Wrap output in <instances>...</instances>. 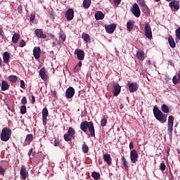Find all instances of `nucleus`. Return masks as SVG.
Masks as SVG:
<instances>
[{"label":"nucleus","instance_id":"obj_7","mask_svg":"<svg viewBox=\"0 0 180 180\" xmlns=\"http://www.w3.org/2000/svg\"><path fill=\"white\" fill-rule=\"evenodd\" d=\"M131 11L132 12L135 17L139 18L141 16V10L139 5L136 3L134 4L131 9Z\"/></svg>","mask_w":180,"mask_h":180},{"label":"nucleus","instance_id":"obj_47","mask_svg":"<svg viewBox=\"0 0 180 180\" xmlns=\"http://www.w3.org/2000/svg\"><path fill=\"white\" fill-rule=\"evenodd\" d=\"M121 2L122 0H113L114 5H115L116 6H118V5L121 4Z\"/></svg>","mask_w":180,"mask_h":180},{"label":"nucleus","instance_id":"obj_32","mask_svg":"<svg viewBox=\"0 0 180 180\" xmlns=\"http://www.w3.org/2000/svg\"><path fill=\"white\" fill-rule=\"evenodd\" d=\"M91 5V0H84L82 6L84 8H89Z\"/></svg>","mask_w":180,"mask_h":180},{"label":"nucleus","instance_id":"obj_22","mask_svg":"<svg viewBox=\"0 0 180 180\" xmlns=\"http://www.w3.org/2000/svg\"><path fill=\"white\" fill-rule=\"evenodd\" d=\"M168 42H169L170 48H172V49H175L176 48V44L175 40H174V39L173 38L172 36H171V35L169 36Z\"/></svg>","mask_w":180,"mask_h":180},{"label":"nucleus","instance_id":"obj_17","mask_svg":"<svg viewBox=\"0 0 180 180\" xmlns=\"http://www.w3.org/2000/svg\"><path fill=\"white\" fill-rule=\"evenodd\" d=\"M35 34L38 38L45 39L47 37L46 34H44L42 30L41 29H36L35 30Z\"/></svg>","mask_w":180,"mask_h":180},{"label":"nucleus","instance_id":"obj_14","mask_svg":"<svg viewBox=\"0 0 180 180\" xmlns=\"http://www.w3.org/2000/svg\"><path fill=\"white\" fill-rule=\"evenodd\" d=\"M116 27V24H110L109 25H105V28L108 34H112L115 32Z\"/></svg>","mask_w":180,"mask_h":180},{"label":"nucleus","instance_id":"obj_62","mask_svg":"<svg viewBox=\"0 0 180 180\" xmlns=\"http://www.w3.org/2000/svg\"><path fill=\"white\" fill-rule=\"evenodd\" d=\"M53 95H55V96H56V92L55 91H53Z\"/></svg>","mask_w":180,"mask_h":180},{"label":"nucleus","instance_id":"obj_61","mask_svg":"<svg viewBox=\"0 0 180 180\" xmlns=\"http://www.w3.org/2000/svg\"><path fill=\"white\" fill-rule=\"evenodd\" d=\"M167 2H171L173 1V0H166Z\"/></svg>","mask_w":180,"mask_h":180},{"label":"nucleus","instance_id":"obj_19","mask_svg":"<svg viewBox=\"0 0 180 180\" xmlns=\"http://www.w3.org/2000/svg\"><path fill=\"white\" fill-rule=\"evenodd\" d=\"M122 91V86H120L118 84L113 86V95L114 96H118L119 94Z\"/></svg>","mask_w":180,"mask_h":180},{"label":"nucleus","instance_id":"obj_60","mask_svg":"<svg viewBox=\"0 0 180 180\" xmlns=\"http://www.w3.org/2000/svg\"><path fill=\"white\" fill-rule=\"evenodd\" d=\"M0 36L3 37L2 30H0Z\"/></svg>","mask_w":180,"mask_h":180},{"label":"nucleus","instance_id":"obj_59","mask_svg":"<svg viewBox=\"0 0 180 180\" xmlns=\"http://www.w3.org/2000/svg\"><path fill=\"white\" fill-rule=\"evenodd\" d=\"M124 107V106L122 104H121V105H120V109H123Z\"/></svg>","mask_w":180,"mask_h":180},{"label":"nucleus","instance_id":"obj_12","mask_svg":"<svg viewBox=\"0 0 180 180\" xmlns=\"http://www.w3.org/2000/svg\"><path fill=\"white\" fill-rule=\"evenodd\" d=\"M75 53L77 55V59L79 60H84L85 58V52L82 49H76Z\"/></svg>","mask_w":180,"mask_h":180},{"label":"nucleus","instance_id":"obj_36","mask_svg":"<svg viewBox=\"0 0 180 180\" xmlns=\"http://www.w3.org/2000/svg\"><path fill=\"white\" fill-rule=\"evenodd\" d=\"M161 110L164 113H169V108H168L167 105H166L165 104H163L161 106Z\"/></svg>","mask_w":180,"mask_h":180},{"label":"nucleus","instance_id":"obj_56","mask_svg":"<svg viewBox=\"0 0 180 180\" xmlns=\"http://www.w3.org/2000/svg\"><path fill=\"white\" fill-rule=\"evenodd\" d=\"M32 153H33V148H31L28 152V156L30 157Z\"/></svg>","mask_w":180,"mask_h":180},{"label":"nucleus","instance_id":"obj_43","mask_svg":"<svg viewBox=\"0 0 180 180\" xmlns=\"http://www.w3.org/2000/svg\"><path fill=\"white\" fill-rule=\"evenodd\" d=\"M176 37L180 40V27L175 30Z\"/></svg>","mask_w":180,"mask_h":180},{"label":"nucleus","instance_id":"obj_54","mask_svg":"<svg viewBox=\"0 0 180 180\" xmlns=\"http://www.w3.org/2000/svg\"><path fill=\"white\" fill-rule=\"evenodd\" d=\"M35 102H36V98H35V96H32V104H34V103H35Z\"/></svg>","mask_w":180,"mask_h":180},{"label":"nucleus","instance_id":"obj_29","mask_svg":"<svg viewBox=\"0 0 180 180\" xmlns=\"http://www.w3.org/2000/svg\"><path fill=\"white\" fill-rule=\"evenodd\" d=\"M91 177L94 180H100L101 179V174L99 172L94 171L91 172Z\"/></svg>","mask_w":180,"mask_h":180},{"label":"nucleus","instance_id":"obj_2","mask_svg":"<svg viewBox=\"0 0 180 180\" xmlns=\"http://www.w3.org/2000/svg\"><path fill=\"white\" fill-rule=\"evenodd\" d=\"M153 114L157 120H158L160 123L164 124L167 121V115L163 114L160 110L158 108V107L155 106L153 108Z\"/></svg>","mask_w":180,"mask_h":180},{"label":"nucleus","instance_id":"obj_37","mask_svg":"<svg viewBox=\"0 0 180 180\" xmlns=\"http://www.w3.org/2000/svg\"><path fill=\"white\" fill-rule=\"evenodd\" d=\"M173 131H174V125H168L167 134H169V136H172Z\"/></svg>","mask_w":180,"mask_h":180},{"label":"nucleus","instance_id":"obj_8","mask_svg":"<svg viewBox=\"0 0 180 180\" xmlns=\"http://www.w3.org/2000/svg\"><path fill=\"white\" fill-rule=\"evenodd\" d=\"M139 158V156L136 150H132L130 152V160L133 164H135L138 162Z\"/></svg>","mask_w":180,"mask_h":180},{"label":"nucleus","instance_id":"obj_57","mask_svg":"<svg viewBox=\"0 0 180 180\" xmlns=\"http://www.w3.org/2000/svg\"><path fill=\"white\" fill-rule=\"evenodd\" d=\"M76 66H77L79 68H81L82 67V62L79 61Z\"/></svg>","mask_w":180,"mask_h":180},{"label":"nucleus","instance_id":"obj_44","mask_svg":"<svg viewBox=\"0 0 180 180\" xmlns=\"http://www.w3.org/2000/svg\"><path fill=\"white\" fill-rule=\"evenodd\" d=\"M160 170L162 171V172L165 170L166 166H165V165L164 162L160 163Z\"/></svg>","mask_w":180,"mask_h":180},{"label":"nucleus","instance_id":"obj_45","mask_svg":"<svg viewBox=\"0 0 180 180\" xmlns=\"http://www.w3.org/2000/svg\"><path fill=\"white\" fill-rule=\"evenodd\" d=\"M20 88L22 89H25V84L24 80H20Z\"/></svg>","mask_w":180,"mask_h":180},{"label":"nucleus","instance_id":"obj_23","mask_svg":"<svg viewBox=\"0 0 180 180\" xmlns=\"http://www.w3.org/2000/svg\"><path fill=\"white\" fill-rule=\"evenodd\" d=\"M136 56L138 60L140 61H143L145 59V53L143 51H138Z\"/></svg>","mask_w":180,"mask_h":180},{"label":"nucleus","instance_id":"obj_63","mask_svg":"<svg viewBox=\"0 0 180 180\" xmlns=\"http://www.w3.org/2000/svg\"><path fill=\"white\" fill-rule=\"evenodd\" d=\"M155 2H160V0H155Z\"/></svg>","mask_w":180,"mask_h":180},{"label":"nucleus","instance_id":"obj_31","mask_svg":"<svg viewBox=\"0 0 180 180\" xmlns=\"http://www.w3.org/2000/svg\"><path fill=\"white\" fill-rule=\"evenodd\" d=\"M169 5L172 8H174L175 10H179L180 7L179 4L176 3L175 1L170 2Z\"/></svg>","mask_w":180,"mask_h":180},{"label":"nucleus","instance_id":"obj_20","mask_svg":"<svg viewBox=\"0 0 180 180\" xmlns=\"http://www.w3.org/2000/svg\"><path fill=\"white\" fill-rule=\"evenodd\" d=\"M2 58H3V61H4V63H6V64L9 63V60L11 58V55L9 53H8L7 51L3 53Z\"/></svg>","mask_w":180,"mask_h":180},{"label":"nucleus","instance_id":"obj_40","mask_svg":"<svg viewBox=\"0 0 180 180\" xmlns=\"http://www.w3.org/2000/svg\"><path fill=\"white\" fill-rule=\"evenodd\" d=\"M59 37L62 40V41H63V42L65 41L66 36H65V33L63 32V31H60V32L59 33Z\"/></svg>","mask_w":180,"mask_h":180},{"label":"nucleus","instance_id":"obj_27","mask_svg":"<svg viewBox=\"0 0 180 180\" xmlns=\"http://www.w3.org/2000/svg\"><path fill=\"white\" fill-rule=\"evenodd\" d=\"M20 34L19 33H14L12 37V41L14 44H16L18 42V40L20 39Z\"/></svg>","mask_w":180,"mask_h":180},{"label":"nucleus","instance_id":"obj_3","mask_svg":"<svg viewBox=\"0 0 180 180\" xmlns=\"http://www.w3.org/2000/svg\"><path fill=\"white\" fill-rule=\"evenodd\" d=\"M11 136V129L9 127H4L1 129L0 140L1 141H8Z\"/></svg>","mask_w":180,"mask_h":180},{"label":"nucleus","instance_id":"obj_1","mask_svg":"<svg viewBox=\"0 0 180 180\" xmlns=\"http://www.w3.org/2000/svg\"><path fill=\"white\" fill-rule=\"evenodd\" d=\"M79 128L81 131H82L85 134H86L89 131V136L91 137L96 136L95 127L92 121H82L80 123Z\"/></svg>","mask_w":180,"mask_h":180},{"label":"nucleus","instance_id":"obj_28","mask_svg":"<svg viewBox=\"0 0 180 180\" xmlns=\"http://www.w3.org/2000/svg\"><path fill=\"white\" fill-rule=\"evenodd\" d=\"M82 39L86 42L89 43L91 41V38L89 34L83 33L82 34Z\"/></svg>","mask_w":180,"mask_h":180},{"label":"nucleus","instance_id":"obj_4","mask_svg":"<svg viewBox=\"0 0 180 180\" xmlns=\"http://www.w3.org/2000/svg\"><path fill=\"white\" fill-rule=\"evenodd\" d=\"M63 138L65 141H71V140L75 139V129L72 127H70L68 131L64 134Z\"/></svg>","mask_w":180,"mask_h":180},{"label":"nucleus","instance_id":"obj_35","mask_svg":"<svg viewBox=\"0 0 180 180\" xmlns=\"http://www.w3.org/2000/svg\"><path fill=\"white\" fill-rule=\"evenodd\" d=\"M137 4L143 8H148L144 0H137Z\"/></svg>","mask_w":180,"mask_h":180},{"label":"nucleus","instance_id":"obj_46","mask_svg":"<svg viewBox=\"0 0 180 180\" xmlns=\"http://www.w3.org/2000/svg\"><path fill=\"white\" fill-rule=\"evenodd\" d=\"M25 46V41L24 39H22L20 42V47L23 48Z\"/></svg>","mask_w":180,"mask_h":180},{"label":"nucleus","instance_id":"obj_42","mask_svg":"<svg viewBox=\"0 0 180 180\" xmlns=\"http://www.w3.org/2000/svg\"><path fill=\"white\" fill-rule=\"evenodd\" d=\"M27 112L26 106L25 105H22L20 108V113L22 115L25 114Z\"/></svg>","mask_w":180,"mask_h":180},{"label":"nucleus","instance_id":"obj_48","mask_svg":"<svg viewBox=\"0 0 180 180\" xmlns=\"http://www.w3.org/2000/svg\"><path fill=\"white\" fill-rule=\"evenodd\" d=\"M21 103L22 104H23V105H25V104H27V98L25 96H23L22 100H21Z\"/></svg>","mask_w":180,"mask_h":180},{"label":"nucleus","instance_id":"obj_15","mask_svg":"<svg viewBox=\"0 0 180 180\" xmlns=\"http://www.w3.org/2000/svg\"><path fill=\"white\" fill-rule=\"evenodd\" d=\"M39 76H40L41 79L44 81H46L49 79V76L47 75V72L45 70V68H41L39 70Z\"/></svg>","mask_w":180,"mask_h":180},{"label":"nucleus","instance_id":"obj_26","mask_svg":"<svg viewBox=\"0 0 180 180\" xmlns=\"http://www.w3.org/2000/svg\"><path fill=\"white\" fill-rule=\"evenodd\" d=\"M8 79L10 82L15 84L18 81V76L15 75H11L8 76Z\"/></svg>","mask_w":180,"mask_h":180},{"label":"nucleus","instance_id":"obj_58","mask_svg":"<svg viewBox=\"0 0 180 180\" xmlns=\"http://www.w3.org/2000/svg\"><path fill=\"white\" fill-rule=\"evenodd\" d=\"M51 45L52 46V47H56V43L55 42V41H53V42H52L51 44Z\"/></svg>","mask_w":180,"mask_h":180},{"label":"nucleus","instance_id":"obj_41","mask_svg":"<svg viewBox=\"0 0 180 180\" xmlns=\"http://www.w3.org/2000/svg\"><path fill=\"white\" fill-rule=\"evenodd\" d=\"M174 117L169 116L168 118L167 125H174Z\"/></svg>","mask_w":180,"mask_h":180},{"label":"nucleus","instance_id":"obj_39","mask_svg":"<svg viewBox=\"0 0 180 180\" xmlns=\"http://www.w3.org/2000/svg\"><path fill=\"white\" fill-rule=\"evenodd\" d=\"M107 124V118L104 115L103 120H101V121H100V125H101L102 127H105Z\"/></svg>","mask_w":180,"mask_h":180},{"label":"nucleus","instance_id":"obj_25","mask_svg":"<svg viewBox=\"0 0 180 180\" xmlns=\"http://www.w3.org/2000/svg\"><path fill=\"white\" fill-rule=\"evenodd\" d=\"M103 160H104L105 162H107V164L109 166L112 165V158L110 157V155H108V154L104 155H103Z\"/></svg>","mask_w":180,"mask_h":180},{"label":"nucleus","instance_id":"obj_16","mask_svg":"<svg viewBox=\"0 0 180 180\" xmlns=\"http://www.w3.org/2000/svg\"><path fill=\"white\" fill-rule=\"evenodd\" d=\"M41 48L40 47H34L33 49V56L35 59L38 60L41 58Z\"/></svg>","mask_w":180,"mask_h":180},{"label":"nucleus","instance_id":"obj_21","mask_svg":"<svg viewBox=\"0 0 180 180\" xmlns=\"http://www.w3.org/2000/svg\"><path fill=\"white\" fill-rule=\"evenodd\" d=\"M94 17L96 20H103L105 18V14L102 11H97L95 13Z\"/></svg>","mask_w":180,"mask_h":180},{"label":"nucleus","instance_id":"obj_33","mask_svg":"<svg viewBox=\"0 0 180 180\" xmlns=\"http://www.w3.org/2000/svg\"><path fill=\"white\" fill-rule=\"evenodd\" d=\"M82 150L84 153H88L89 151V148L87 146L86 142H84V143L82 146Z\"/></svg>","mask_w":180,"mask_h":180},{"label":"nucleus","instance_id":"obj_24","mask_svg":"<svg viewBox=\"0 0 180 180\" xmlns=\"http://www.w3.org/2000/svg\"><path fill=\"white\" fill-rule=\"evenodd\" d=\"M172 82L174 85L180 84V70L177 73V76L174 75L172 79Z\"/></svg>","mask_w":180,"mask_h":180},{"label":"nucleus","instance_id":"obj_53","mask_svg":"<svg viewBox=\"0 0 180 180\" xmlns=\"http://www.w3.org/2000/svg\"><path fill=\"white\" fill-rule=\"evenodd\" d=\"M18 11L19 13H22V6H18Z\"/></svg>","mask_w":180,"mask_h":180},{"label":"nucleus","instance_id":"obj_13","mask_svg":"<svg viewBox=\"0 0 180 180\" xmlns=\"http://www.w3.org/2000/svg\"><path fill=\"white\" fill-rule=\"evenodd\" d=\"M128 87L130 93H134L139 89V85L136 82L130 83Z\"/></svg>","mask_w":180,"mask_h":180},{"label":"nucleus","instance_id":"obj_64","mask_svg":"<svg viewBox=\"0 0 180 180\" xmlns=\"http://www.w3.org/2000/svg\"><path fill=\"white\" fill-rule=\"evenodd\" d=\"M167 153H169V149H168V150H167Z\"/></svg>","mask_w":180,"mask_h":180},{"label":"nucleus","instance_id":"obj_52","mask_svg":"<svg viewBox=\"0 0 180 180\" xmlns=\"http://www.w3.org/2000/svg\"><path fill=\"white\" fill-rule=\"evenodd\" d=\"M60 144V141L58 139H56L54 143H53V145H55V146H58Z\"/></svg>","mask_w":180,"mask_h":180},{"label":"nucleus","instance_id":"obj_5","mask_svg":"<svg viewBox=\"0 0 180 180\" xmlns=\"http://www.w3.org/2000/svg\"><path fill=\"white\" fill-rule=\"evenodd\" d=\"M145 37L148 39H151L153 38L152 29L150 24L149 23L145 24Z\"/></svg>","mask_w":180,"mask_h":180},{"label":"nucleus","instance_id":"obj_11","mask_svg":"<svg viewBox=\"0 0 180 180\" xmlns=\"http://www.w3.org/2000/svg\"><path fill=\"white\" fill-rule=\"evenodd\" d=\"M65 18L68 21H70L74 18V10L73 8H68L67 11L65 12Z\"/></svg>","mask_w":180,"mask_h":180},{"label":"nucleus","instance_id":"obj_38","mask_svg":"<svg viewBox=\"0 0 180 180\" xmlns=\"http://www.w3.org/2000/svg\"><path fill=\"white\" fill-rule=\"evenodd\" d=\"M34 140V135L32 134H27L26 136V141L28 143H32Z\"/></svg>","mask_w":180,"mask_h":180},{"label":"nucleus","instance_id":"obj_6","mask_svg":"<svg viewBox=\"0 0 180 180\" xmlns=\"http://www.w3.org/2000/svg\"><path fill=\"white\" fill-rule=\"evenodd\" d=\"M20 175L22 177V180H26L27 178H29V172L27 170V167H25L24 165H22L21 166Z\"/></svg>","mask_w":180,"mask_h":180},{"label":"nucleus","instance_id":"obj_55","mask_svg":"<svg viewBox=\"0 0 180 180\" xmlns=\"http://www.w3.org/2000/svg\"><path fill=\"white\" fill-rule=\"evenodd\" d=\"M134 148V143L130 142L129 143V149L132 150Z\"/></svg>","mask_w":180,"mask_h":180},{"label":"nucleus","instance_id":"obj_30","mask_svg":"<svg viewBox=\"0 0 180 180\" xmlns=\"http://www.w3.org/2000/svg\"><path fill=\"white\" fill-rule=\"evenodd\" d=\"M121 161L122 162V165L124 167V170L128 171L129 170V163L127 162V159L124 157H122L121 159Z\"/></svg>","mask_w":180,"mask_h":180},{"label":"nucleus","instance_id":"obj_10","mask_svg":"<svg viewBox=\"0 0 180 180\" xmlns=\"http://www.w3.org/2000/svg\"><path fill=\"white\" fill-rule=\"evenodd\" d=\"M49 116V110L47 108H44L42 110V123L44 126L47 124V117Z\"/></svg>","mask_w":180,"mask_h":180},{"label":"nucleus","instance_id":"obj_34","mask_svg":"<svg viewBox=\"0 0 180 180\" xmlns=\"http://www.w3.org/2000/svg\"><path fill=\"white\" fill-rule=\"evenodd\" d=\"M134 27V24L132 23L131 21L127 22V29L128 30V31L131 32V30H133Z\"/></svg>","mask_w":180,"mask_h":180},{"label":"nucleus","instance_id":"obj_50","mask_svg":"<svg viewBox=\"0 0 180 180\" xmlns=\"http://www.w3.org/2000/svg\"><path fill=\"white\" fill-rule=\"evenodd\" d=\"M35 18H36L35 13H31L30 14V18L31 21H34Z\"/></svg>","mask_w":180,"mask_h":180},{"label":"nucleus","instance_id":"obj_49","mask_svg":"<svg viewBox=\"0 0 180 180\" xmlns=\"http://www.w3.org/2000/svg\"><path fill=\"white\" fill-rule=\"evenodd\" d=\"M5 172H6L5 169H4L1 166H0V174L4 176L5 174Z\"/></svg>","mask_w":180,"mask_h":180},{"label":"nucleus","instance_id":"obj_9","mask_svg":"<svg viewBox=\"0 0 180 180\" xmlns=\"http://www.w3.org/2000/svg\"><path fill=\"white\" fill-rule=\"evenodd\" d=\"M75 95V89L73 87L70 86L66 89L65 98L68 99L72 98Z\"/></svg>","mask_w":180,"mask_h":180},{"label":"nucleus","instance_id":"obj_51","mask_svg":"<svg viewBox=\"0 0 180 180\" xmlns=\"http://www.w3.org/2000/svg\"><path fill=\"white\" fill-rule=\"evenodd\" d=\"M79 72V68L78 66H75L73 69L74 73H78Z\"/></svg>","mask_w":180,"mask_h":180},{"label":"nucleus","instance_id":"obj_18","mask_svg":"<svg viewBox=\"0 0 180 180\" xmlns=\"http://www.w3.org/2000/svg\"><path fill=\"white\" fill-rule=\"evenodd\" d=\"M10 84L6 80H1V91H6L9 89Z\"/></svg>","mask_w":180,"mask_h":180}]
</instances>
